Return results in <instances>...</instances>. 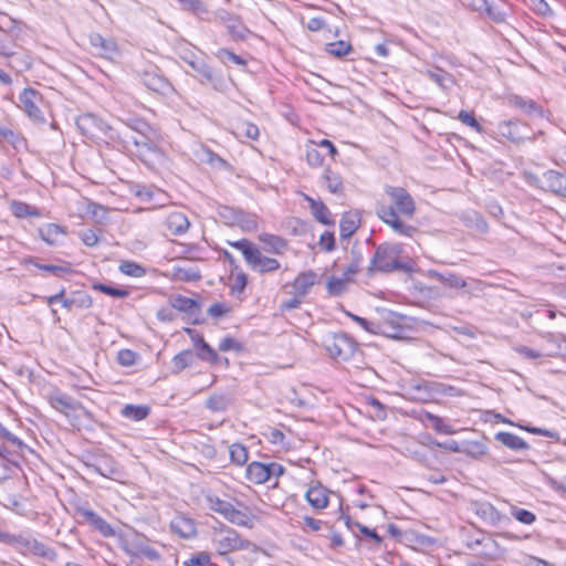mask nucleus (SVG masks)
<instances>
[{
  "label": "nucleus",
  "mask_w": 566,
  "mask_h": 566,
  "mask_svg": "<svg viewBox=\"0 0 566 566\" xmlns=\"http://www.w3.org/2000/svg\"><path fill=\"white\" fill-rule=\"evenodd\" d=\"M323 346L335 359L348 360L356 352L355 340L345 333L326 335Z\"/></svg>",
  "instance_id": "nucleus-6"
},
{
  "label": "nucleus",
  "mask_w": 566,
  "mask_h": 566,
  "mask_svg": "<svg viewBox=\"0 0 566 566\" xmlns=\"http://www.w3.org/2000/svg\"><path fill=\"white\" fill-rule=\"evenodd\" d=\"M76 126L84 136L92 139L107 137L114 140L116 138L113 128L94 114L80 115L76 118Z\"/></svg>",
  "instance_id": "nucleus-7"
},
{
  "label": "nucleus",
  "mask_w": 566,
  "mask_h": 566,
  "mask_svg": "<svg viewBox=\"0 0 566 566\" xmlns=\"http://www.w3.org/2000/svg\"><path fill=\"white\" fill-rule=\"evenodd\" d=\"M233 403V397L231 394H213L207 401L206 407L214 412L226 411Z\"/></svg>",
  "instance_id": "nucleus-35"
},
{
  "label": "nucleus",
  "mask_w": 566,
  "mask_h": 566,
  "mask_svg": "<svg viewBox=\"0 0 566 566\" xmlns=\"http://www.w3.org/2000/svg\"><path fill=\"white\" fill-rule=\"evenodd\" d=\"M20 108L27 114V116L36 124H44L45 117L39 107V103L42 102L41 94L31 88H24L19 96Z\"/></svg>",
  "instance_id": "nucleus-11"
},
{
  "label": "nucleus",
  "mask_w": 566,
  "mask_h": 566,
  "mask_svg": "<svg viewBox=\"0 0 566 566\" xmlns=\"http://www.w3.org/2000/svg\"><path fill=\"white\" fill-rule=\"evenodd\" d=\"M396 254L397 251L395 249L387 245H379L370 260L368 271L371 272L377 270L381 272H391L392 270L400 269Z\"/></svg>",
  "instance_id": "nucleus-13"
},
{
  "label": "nucleus",
  "mask_w": 566,
  "mask_h": 566,
  "mask_svg": "<svg viewBox=\"0 0 566 566\" xmlns=\"http://www.w3.org/2000/svg\"><path fill=\"white\" fill-rule=\"evenodd\" d=\"M500 134L509 140L521 144L528 139H534L528 135V127L525 123L517 119L503 120L499 124Z\"/></svg>",
  "instance_id": "nucleus-15"
},
{
  "label": "nucleus",
  "mask_w": 566,
  "mask_h": 566,
  "mask_svg": "<svg viewBox=\"0 0 566 566\" xmlns=\"http://www.w3.org/2000/svg\"><path fill=\"white\" fill-rule=\"evenodd\" d=\"M120 122L138 135L150 133L154 129L146 120L138 117H128L120 119Z\"/></svg>",
  "instance_id": "nucleus-53"
},
{
  "label": "nucleus",
  "mask_w": 566,
  "mask_h": 566,
  "mask_svg": "<svg viewBox=\"0 0 566 566\" xmlns=\"http://www.w3.org/2000/svg\"><path fill=\"white\" fill-rule=\"evenodd\" d=\"M403 316L391 311L386 312L377 322L376 335H384L389 338H402L406 328L402 324Z\"/></svg>",
  "instance_id": "nucleus-12"
},
{
  "label": "nucleus",
  "mask_w": 566,
  "mask_h": 566,
  "mask_svg": "<svg viewBox=\"0 0 566 566\" xmlns=\"http://www.w3.org/2000/svg\"><path fill=\"white\" fill-rule=\"evenodd\" d=\"M197 352V355L201 360L210 364H216L219 359L217 352L207 342H201Z\"/></svg>",
  "instance_id": "nucleus-61"
},
{
  "label": "nucleus",
  "mask_w": 566,
  "mask_h": 566,
  "mask_svg": "<svg viewBox=\"0 0 566 566\" xmlns=\"http://www.w3.org/2000/svg\"><path fill=\"white\" fill-rule=\"evenodd\" d=\"M77 516L83 518V522L90 524L94 530L98 531L103 536H114L113 527L102 516L95 513L88 506H78L75 510Z\"/></svg>",
  "instance_id": "nucleus-17"
},
{
  "label": "nucleus",
  "mask_w": 566,
  "mask_h": 566,
  "mask_svg": "<svg viewBox=\"0 0 566 566\" xmlns=\"http://www.w3.org/2000/svg\"><path fill=\"white\" fill-rule=\"evenodd\" d=\"M21 264L27 266L29 264L34 265L39 270L49 272L54 276L62 277L64 274L71 273L72 270L69 265H54V264H42L38 258L27 256L21 260Z\"/></svg>",
  "instance_id": "nucleus-29"
},
{
  "label": "nucleus",
  "mask_w": 566,
  "mask_h": 566,
  "mask_svg": "<svg viewBox=\"0 0 566 566\" xmlns=\"http://www.w3.org/2000/svg\"><path fill=\"white\" fill-rule=\"evenodd\" d=\"M428 77L433 81L436 84H438L441 88H449L451 85L454 84L453 76L442 70L438 71H428L427 72Z\"/></svg>",
  "instance_id": "nucleus-52"
},
{
  "label": "nucleus",
  "mask_w": 566,
  "mask_h": 566,
  "mask_svg": "<svg viewBox=\"0 0 566 566\" xmlns=\"http://www.w3.org/2000/svg\"><path fill=\"white\" fill-rule=\"evenodd\" d=\"M386 195L390 198L397 214L411 218L416 211V205L410 193L402 187L386 186Z\"/></svg>",
  "instance_id": "nucleus-10"
},
{
  "label": "nucleus",
  "mask_w": 566,
  "mask_h": 566,
  "mask_svg": "<svg viewBox=\"0 0 566 566\" xmlns=\"http://www.w3.org/2000/svg\"><path fill=\"white\" fill-rule=\"evenodd\" d=\"M6 57L9 59L8 66L18 73L29 70L32 65L31 57L27 54L18 53L15 49L13 50L12 55H7Z\"/></svg>",
  "instance_id": "nucleus-38"
},
{
  "label": "nucleus",
  "mask_w": 566,
  "mask_h": 566,
  "mask_svg": "<svg viewBox=\"0 0 566 566\" xmlns=\"http://www.w3.org/2000/svg\"><path fill=\"white\" fill-rule=\"evenodd\" d=\"M201 274L197 268H174V279L181 282H196L200 280Z\"/></svg>",
  "instance_id": "nucleus-44"
},
{
  "label": "nucleus",
  "mask_w": 566,
  "mask_h": 566,
  "mask_svg": "<svg viewBox=\"0 0 566 566\" xmlns=\"http://www.w3.org/2000/svg\"><path fill=\"white\" fill-rule=\"evenodd\" d=\"M495 439L506 448L514 451L527 450L530 448L524 439L511 432H497L495 434Z\"/></svg>",
  "instance_id": "nucleus-34"
},
{
  "label": "nucleus",
  "mask_w": 566,
  "mask_h": 566,
  "mask_svg": "<svg viewBox=\"0 0 566 566\" xmlns=\"http://www.w3.org/2000/svg\"><path fill=\"white\" fill-rule=\"evenodd\" d=\"M233 134L238 138L245 137L251 140H256L260 135V130L255 124L243 120L235 124Z\"/></svg>",
  "instance_id": "nucleus-39"
},
{
  "label": "nucleus",
  "mask_w": 566,
  "mask_h": 566,
  "mask_svg": "<svg viewBox=\"0 0 566 566\" xmlns=\"http://www.w3.org/2000/svg\"><path fill=\"white\" fill-rule=\"evenodd\" d=\"M118 269L123 274L132 277H142L146 274V270L140 264L133 261H123Z\"/></svg>",
  "instance_id": "nucleus-56"
},
{
  "label": "nucleus",
  "mask_w": 566,
  "mask_h": 566,
  "mask_svg": "<svg viewBox=\"0 0 566 566\" xmlns=\"http://www.w3.org/2000/svg\"><path fill=\"white\" fill-rule=\"evenodd\" d=\"M304 199L308 202L313 217L322 224H333L331 219V212L326 205L321 200H315L310 196H304Z\"/></svg>",
  "instance_id": "nucleus-30"
},
{
  "label": "nucleus",
  "mask_w": 566,
  "mask_h": 566,
  "mask_svg": "<svg viewBox=\"0 0 566 566\" xmlns=\"http://www.w3.org/2000/svg\"><path fill=\"white\" fill-rule=\"evenodd\" d=\"M185 566H211L210 556L206 553H200L191 556L184 563Z\"/></svg>",
  "instance_id": "nucleus-64"
},
{
  "label": "nucleus",
  "mask_w": 566,
  "mask_h": 566,
  "mask_svg": "<svg viewBox=\"0 0 566 566\" xmlns=\"http://www.w3.org/2000/svg\"><path fill=\"white\" fill-rule=\"evenodd\" d=\"M205 501L210 511L219 513L230 523L238 526L252 527L250 516L247 513L237 510L230 502L221 500L219 496L210 493L205 496Z\"/></svg>",
  "instance_id": "nucleus-3"
},
{
  "label": "nucleus",
  "mask_w": 566,
  "mask_h": 566,
  "mask_svg": "<svg viewBox=\"0 0 566 566\" xmlns=\"http://www.w3.org/2000/svg\"><path fill=\"white\" fill-rule=\"evenodd\" d=\"M188 65L197 73L202 84H213L216 76L212 69L201 59L188 61Z\"/></svg>",
  "instance_id": "nucleus-33"
},
{
  "label": "nucleus",
  "mask_w": 566,
  "mask_h": 566,
  "mask_svg": "<svg viewBox=\"0 0 566 566\" xmlns=\"http://www.w3.org/2000/svg\"><path fill=\"white\" fill-rule=\"evenodd\" d=\"M172 530L180 536L188 538L196 533L195 524L188 518H177L171 523Z\"/></svg>",
  "instance_id": "nucleus-49"
},
{
  "label": "nucleus",
  "mask_w": 566,
  "mask_h": 566,
  "mask_svg": "<svg viewBox=\"0 0 566 566\" xmlns=\"http://www.w3.org/2000/svg\"><path fill=\"white\" fill-rule=\"evenodd\" d=\"M65 233L64 229L55 223H48L39 228L40 238L49 245H55L59 239Z\"/></svg>",
  "instance_id": "nucleus-36"
},
{
  "label": "nucleus",
  "mask_w": 566,
  "mask_h": 566,
  "mask_svg": "<svg viewBox=\"0 0 566 566\" xmlns=\"http://www.w3.org/2000/svg\"><path fill=\"white\" fill-rule=\"evenodd\" d=\"M132 142L137 156L146 165L154 164L164 157V153L159 147L158 134L155 129H151L150 133L139 135V137H132Z\"/></svg>",
  "instance_id": "nucleus-4"
},
{
  "label": "nucleus",
  "mask_w": 566,
  "mask_h": 566,
  "mask_svg": "<svg viewBox=\"0 0 566 566\" xmlns=\"http://www.w3.org/2000/svg\"><path fill=\"white\" fill-rule=\"evenodd\" d=\"M66 289L62 286L57 293L50 296H44L43 300L48 305L61 303L62 307L69 312L73 310H86L92 307V296L85 291H74L70 296H65Z\"/></svg>",
  "instance_id": "nucleus-5"
},
{
  "label": "nucleus",
  "mask_w": 566,
  "mask_h": 566,
  "mask_svg": "<svg viewBox=\"0 0 566 566\" xmlns=\"http://www.w3.org/2000/svg\"><path fill=\"white\" fill-rule=\"evenodd\" d=\"M323 179L327 189L335 195L343 193L344 185L342 177L329 168H326L323 174Z\"/></svg>",
  "instance_id": "nucleus-40"
},
{
  "label": "nucleus",
  "mask_w": 566,
  "mask_h": 566,
  "mask_svg": "<svg viewBox=\"0 0 566 566\" xmlns=\"http://www.w3.org/2000/svg\"><path fill=\"white\" fill-rule=\"evenodd\" d=\"M376 214L400 235L411 238L418 231L416 227L402 222L392 206H386V203L381 202L377 203Z\"/></svg>",
  "instance_id": "nucleus-9"
},
{
  "label": "nucleus",
  "mask_w": 566,
  "mask_h": 566,
  "mask_svg": "<svg viewBox=\"0 0 566 566\" xmlns=\"http://www.w3.org/2000/svg\"><path fill=\"white\" fill-rule=\"evenodd\" d=\"M229 244L241 251L247 264L254 272L270 273L280 269V262L276 259L263 255L260 249L248 239L229 242Z\"/></svg>",
  "instance_id": "nucleus-1"
},
{
  "label": "nucleus",
  "mask_w": 566,
  "mask_h": 566,
  "mask_svg": "<svg viewBox=\"0 0 566 566\" xmlns=\"http://www.w3.org/2000/svg\"><path fill=\"white\" fill-rule=\"evenodd\" d=\"M230 460L235 465H243L249 459L247 448L241 443H232L229 447Z\"/></svg>",
  "instance_id": "nucleus-48"
},
{
  "label": "nucleus",
  "mask_w": 566,
  "mask_h": 566,
  "mask_svg": "<svg viewBox=\"0 0 566 566\" xmlns=\"http://www.w3.org/2000/svg\"><path fill=\"white\" fill-rule=\"evenodd\" d=\"M360 223V218L357 213L347 212L344 213L339 221V234L342 239L350 238L356 230L358 229Z\"/></svg>",
  "instance_id": "nucleus-32"
},
{
  "label": "nucleus",
  "mask_w": 566,
  "mask_h": 566,
  "mask_svg": "<svg viewBox=\"0 0 566 566\" xmlns=\"http://www.w3.org/2000/svg\"><path fill=\"white\" fill-rule=\"evenodd\" d=\"M165 224L167 230L172 235H182L188 231L190 227V222L187 216L179 211L170 212L166 217Z\"/></svg>",
  "instance_id": "nucleus-22"
},
{
  "label": "nucleus",
  "mask_w": 566,
  "mask_h": 566,
  "mask_svg": "<svg viewBox=\"0 0 566 566\" xmlns=\"http://www.w3.org/2000/svg\"><path fill=\"white\" fill-rule=\"evenodd\" d=\"M226 22L227 30L233 40L239 41L245 39L248 29L240 20L229 17Z\"/></svg>",
  "instance_id": "nucleus-45"
},
{
  "label": "nucleus",
  "mask_w": 566,
  "mask_h": 566,
  "mask_svg": "<svg viewBox=\"0 0 566 566\" xmlns=\"http://www.w3.org/2000/svg\"><path fill=\"white\" fill-rule=\"evenodd\" d=\"M193 363V353L191 350H182L172 358V365L176 371H181L191 366Z\"/></svg>",
  "instance_id": "nucleus-58"
},
{
  "label": "nucleus",
  "mask_w": 566,
  "mask_h": 566,
  "mask_svg": "<svg viewBox=\"0 0 566 566\" xmlns=\"http://www.w3.org/2000/svg\"><path fill=\"white\" fill-rule=\"evenodd\" d=\"M15 541L36 556L44 557L49 560H54L57 556L56 552L53 548L46 546L45 544L39 542L38 539L24 538L22 536H19L18 538H15Z\"/></svg>",
  "instance_id": "nucleus-21"
},
{
  "label": "nucleus",
  "mask_w": 566,
  "mask_h": 566,
  "mask_svg": "<svg viewBox=\"0 0 566 566\" xmlns=\"http://www.w3.org/2000/svg\"><path fill=\"white\" fill-rule=\"evenodd\" d=\"M421 420L423 422H429L431 428L439 432L444 434H454L455 430L452 428L450 423H448L443 418L436 416L431 412H423Z\"/></svg>",
  "instance_id": "nucleus-37"
},
{
  "label": "nucleus",
  "mask_w": 566,
  "mask_h": 566,
  "mask_svg": "<svg viewBox=\"0 0 566 566\" xmlns=\"http://www.w3.org/2000/svg\"><path fill=\"white\" fill-rule=\"evenodd\" d=\"M348 282L349 281L346 280L344 276L343 277H336V276L329 277L326 283L327 293L331 296L342 295L343 293L346 292Z\"/></svg>",
  "instance_id": "nucleus-50"
},
{
  "label": "nucleus",
  "mask_w": 566,
  "mask_h": 566,
  "mask_svg": "<svg viewBox=\"0 0 566 566\" xmlns=\"http://www.w3.org/2000/svg\"><path fill=\"white\" fill-rule=\"evenodd\" d=\"M170 305L172 308L185 313L188 323L200 324L202 322L200 318L201 305L198 301L179 294L170 298Z\"/></svg>",
  "instance_id": "nucleus-14"
},
{
  "label": "nucleus",
  "mask_w": 566,
  "mask_h": 566,
  "mask_svg": "<svg viewBox=\"0 0 566 566\" xmlns=\"http://www.w3.org/2000/svg\"><path fill=\"white\" fill-rule=\"evenodd\" d=\"M305 500L314 510H323L328 503V490L321 484L311 486L305 493Z\"/></svg>",
  "instance_id": "nucleus-23"
},
{
  "label": "nucleus",
  "mask_w": 566,
  "mask_h": 566,
  "mask_svg": "<svg viewBox=\"0 0 566 566\" xmlns=\"http://www.w3.org/2000/svg\"><path fill=\"white\" fill-rule=\"evenodd\" d=\"M432 276L436 277L439 282H441L444 285H448L453 289H463L467 286V282L461 276L447 272V273H438L432 272Z\"/></svg>",
  "instance_id": "nucleus-43"
},
{
  "label": "nucleus",
  "mask_w": 566,
  "mask_h": 566,
  "mask_svg": "<svg viewBox=\"0 0 566 566\" xmlns=\"http://www.w3.org/2000/svg\"><path fill=\"white\" fill-rule=\"evenodd\" d=\"M544 343L541 345L544 357H558L562 355V343L565 338L560 335L547 333L543 336Z\"/></svg>",
  "instance_id": "nucleus-27"
},
{
  "label": "nucleus",
  "mask_w": 566,
  "mask_h": 566,
  "mask_svg": "<svg viewBox=\"0 0 566 566\" xmlns=\"http://www.w3.org/2000/svg\"><path fill=\"white\" fill-rule=\"evenodd\" d=\"M510 512L511 515L522 524L531 525L536 521V515L533 512L516 505H511Z\"/></svg>",
  "instance_id": "nucleus-55"
},
{
  "label": "nucleus",
  "mask_w": 566,
  "mask_h": 566,
  "mask_svg": "<svg viewBox=\"0 0 566 566\" xmlns=\"http://www.w3.org/2000/svg\"><path fill=\"white\" fill-rule=\"evenodd\" d=\"M125 553L134 557H145L149 560L157 562L160 559V554L155 548L150 547L143 541H135L125 546Z\"/></svg>",
  "instance_id": "nucleus-24"
},
{
  "label": "nucleus",
  "mask_w": 566,
  "mask_h": 566,
  "mask_svg": "<svg viewBox=\"0 0 566 566\" xmlns=\"http://www.w3.org/2000/svg\"><path fill=\"white\" fill-rule=\"evenodd\" d=\"M509 103L511 106L518 108L531 118H543L545 116L544 108L534 99L513 95L509 98Z\"/></svg>",
  "instance_id": "nucleus-20"
},
{
  "label": "nucleus",
  "mask_w": 566,
  "mask_h": 566,
  "mask_svg": "<svg viewBox=\"0 0 566 566\" xmlns=\"http://www.w3.org/2000/svg\"><path fill=\"white\" fill-rule=\"evenodd\" d=\"M475 513L488 524L495 526L504 520H509L502 515L491 503H480L475 507Z\"/></svg>",
  "instance_id": "nucleus-28"
},
{
  "label": "nucleus",
  "mask_w": 566,
  "mask_h": 566,
  "mask_svg": "<svg viewBox=\"0 0 566 566\" xmlns=\"http://www.w3.org/2000/svg\"><path fill=\"white\" fill-rule=\"evenodd\" d=\"M541 187L555 195L566 197V176L556 171L547 170L539 179Z\"/></svg>",
  "instance_id": "nucleus-19"
},
{
  "label": "nucleus",
  "mask_w": 566,
  "mask_h": 566,
  "mask_svg": "<svg viewBox=\"0 0 566 566\" xmlns=\"http://www.w3.org/2000/svg\"><path fill=\"white\" fill-rule=\"evenodd\" d=\"M284 473V468L276 462L263 463L253 461L248 464L245 470L247 479L254 484H263L272 476L279 478Z\"/></svg>",
  "instance_id": "nucleus-8"
},
{
  "label": "nucleus",
  "mask_w": 566,
  "mask_h": 566,
  "mask_svg": "<svg viewBox=\"0 0 566 566\" xmlns=\"http://www.w3.org/2000/svg\"><path fill=\"white\" fill-rule=\"evenodd\" d=\"M149 412H150V408L148 406H144V405H139V406L126 405L122 409V415L125 418H128V419H132L135 421H140V420L147 418Z\"/></svg>",
  "instance_id": "nucleus-42"
},
{
  "label": "nucleus",
  "mask_w": 566,
  "mask_h": 566,
  "mask_svg": "<svg viewBox=\"0 0 566 566\" xmlns=\"http://www.w3.org/2000/svg\"><path fill=\"white\" fill-rule=\"evenodd\" d=\"M142 83L149 90L160 95H168L172 92L170 82L157 70H147L139 73Z\"/></svg>",
  "instance_id": "nucleus-16"
},
{
  "label": "nucleus",
  "mask_w": 566,
  "mask_h": 566,
  "mask_svg": "<svg viewBox=\"0 0 566 566\" xmlns=\"http://www.w3.org/2000/svg\"><path fill=\"white\" fill-rule=\"evenodd\" d=\"M92 287H93V290L99 291V292H102L106 295L113 296V297L124 298L129 295V291L126 289H118V287L109 286V285H106L103 283H95V284H93Z\"/></svg>",
  "instance_id": "nucleus-59"
},
{
  "label": "nucleus",
  "mask_w": 566,
  "mask_h": 566,
  "mask_svg": "<svg viewBox=\"0 0 566 566\" xmlns=\"http://www.w3.org/2000/svg\"><path fill=\"white\" fill-rule=\"evenodd\" d=\"M49 402L54 409L64 412L65 415H67L69 411L82 408V403L80 401H76L72 397L61 392L51 394L49 396Z\"/></svg>",
  "instance_id": "nucleus-25"
},
{
  "label": "nucleus",
  "mask_w": 566,
  "mask_h": 566,
  "mask_svg": "<svg viewBox=\"0 0 566 566\" xmlns=\"http://www.w3.org/2000/svg\"><path fill=\"white\" fill-rule=\"evenodd\" d=\"M17 49L14 35L0 28V55H12L13 50Z\"/></svg>",
  "instance_id": "nucleus-47"
},
{
  "label": "nucleus",
  "mask_w": 566,
  "mask_h": 566,
  "mask_svg": "<svg viewBox=\"0 0 566 566\" xmlns=\"http://www.w3.org/2000/svg\"><path fill=\"white\" fill-rule=\"evenodd\" d=\"M213 544L220 555H227L235 551H254L256 547L250 541L242 538L235 530L224 525L214 530Z\"/></svg>",
  "instance_id": "nucleus-2"
},
{
  "label": "nucleus",
  "mask_w": 566,
  "mask_h": 566,
  "mask_svg": "<svg viewBox=\"0 0 566 566\" xmlns=\"http://www.w3.org/2000/svg\"><path fill=\"white\" fill-rule=\"evenodd\" d=\"M345 524L348 528H353V526L357 527L358 531L365 535L366 537L370 538L376 545H380L382 542V538L375 530H371L358 522H352L349 516L345 517Z\"/></svg>",
  "instance_id": "nucleus-51"
},
{
  "label": "nucleus",
  "mask_w": 566,
  "mask_h": 566,
  "mask_svg": "<svg viewBox=\"0 0 566 566\" xmlns=\"http://www.w3.org/2000/svg\"><path fill=\"white\" fill-rule=\"evenodd\" d=\"M0 140L7 142L14 148H18L24 142L18 132L2 125H0Z\"/></svg>",
  "instance_id": "nucleus-54"
},
{
  "label": "nucleus",
  "mask_w": 566,
  "mask_h": 566,
  "mask_svg": "<svg viewBox=\"0 0 566 566\" xmlns=\"http://www.w3.org/2000/svg\"><path fill=\"white\" fill-rule=\"evenodd\" d=\"M462 452L473 458H480L486 454L488 447L483 442L472 441L467 443Z\"/></svg>",
  "instance_id": "nucleus-62"
},
{
  "label": "nucleus",
  "mask_w": 566,
  "mask_h": 566,
  "mask_svg": "<svg viewBox=\"0 0 566 566\" xmlns=\"http://www.w3.org/2000/svg\"><path fill=\"white\" fill-rule=\"evenodd\" d=\"M232 213L233 226H238L245 232H252L258 229V220L254 214L247 213L242 210H227Z\"/></svg>",
  "instance_id": "nucleus-31"
},
{
  "label": "nucleus",
  "mask_w": 566,
  "mask_h": 566,
  "mask_svg": "<svg viewBox=\"0 0 566 566\" xmlns=\"http://www.w3.org/2000/svg\"><path fill=\"white\" fill-rule=\"evenodd\" d=\"M87 467L104 478L112 480H119L123 476L120 465L111 455L104 454L97 458L93 463Z\"/></svg>",
  "instance_id": "nucleus-18"
},
{
  "label": "nucleus",
  "mask_w": 566,
  "mask_h": 566,
  "mask_svg": "<svg viewBox=\"0 0 566 566\" xmlns=\"http://www.w3.org/2000/svg\"><path fill=\"white\" fill-rule=\"evenodd\" d=\"M316 273L311 270L300 273L291 284L293 293L302 297L306 296L316 283Z\"/></svg>",
  "instance_id": "nucleus-26"
},
{
  "label": "nucleus",
  "mask_w": 566,
  "mask_h": 566,
  "mask_svg": "<svg viewBox=\"0 0 566 566\" xmlns=\"http://www.w3.org/2000/svg\"><path fill=\"white\" fill-rule=\"evenodd\" d=\"M96 53L108 60H113L118 55V48L113 39H104L103 43L96 50Z\"/></svg>",
  "instance_id": "nucleus-57"
},
{
  "label": "nucleus",
  "mask_w": 566,
  "mask_h": 566,
  "mask_svg": "<svg viewBox=\"0 0 566 566\" xmlns=\"http://www.w3.org/2000/svg\"><path fill=\"white\" fill-rule=\"evenodd\" d=\"M11 212L17 218H27V217H40L41 212L38 208L28 205L22 201H12L10 205Z\"/></svg>",
  "instance_id": "nucleus-41"
},
{
  "label": "nucleus",
  "mask_w": 566,
  "mask_h": 566,
  "mask_svg": "<svg viewBox=\"0 0 566 566\" xmlns=\"http://www.w3.org/2000/svg\"><path fill=\"white\" fill-rule=\"evenodd\" d=\"M260 241H262L264 244H266L274 253H283L286 248L287 243L284 239H282L279 235L264 233L260 235Z\"/></svg>",
  "instance_id": "nucleus-46"
},
{
  "label": "nucleus",
  "mask_w": 566,
  "mask_h": 566,
  "mask_svg": "<svg viewBox=\"0 0 566 566\" xmlns=\"http://www.w3.org/2000/svg\"><path fill=\"white\" fill-rule=\"evenodd\" d=\"M137 358V353L128 348L120 349L117 354V361L124 367L133 366L136 364Z\"/></svg>",
  "instance_id": "nucleus-63"
},
{
  "label": "nucleus",
  "mask_w": 566,
  "mask_h": 566,
  "mask_svg": "<svg viewBox=\"0 0 566 566\" xmlns=\"http://www.w3.org/2000/svg\"><path fill=\"white\" fill-rule=\"evenodd\" d=\"M326 51L336 57H343L352 51V45L349 43L340 40V41L328 43L326 45Z\"/></svg>",
  "instance_id": "nucleus-60"
}]
</instances>
